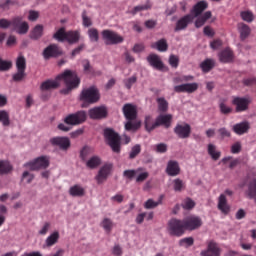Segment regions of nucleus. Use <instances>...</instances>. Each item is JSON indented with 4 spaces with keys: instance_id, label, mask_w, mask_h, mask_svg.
<instances>
[{
    "instance_id": "f03ea898",
    "label": "nucleus",
    "mask_w": 256,
    "mask_h": 256,
    "mask_svg": "<svg viewBox=\"0 0 256 256\" xmlns=\"http://www.w3.org/2000/svg\"><path fill=\"white\" fill-rule=\"evenodd\" d=\"M103 136L106 141V144L111 148L115 153L121 152V137L118 133L115 132L112 128H106L103 130Z\"/></svg>"
},
{
    "instance_id": "0e129e2a",
    "label": "nucleus",
    "mask_w": 256,
    "mask_h": 256,
    "mask_svg": "<svg viewBox=\"0 0 256 256\" xmlns=\"http://www.w3.org/2000/svg\"><path fill=\"white\" fill-rule=\"evenodd\" d=\"M242 84L247 87H256V77L245 78L242 80Z\"/></svg>"
},
{
    "instance_id": "3c124183",
    "label": "nucleus",
    "mask_w": 256,
    "mask_h": 256,
    "mask_svg": "<svg viewBox=\"0 0 256 256\" xmlns=\"http://www.w3.org/2000/svg\"><path fill=\"white\" fill-rule=\"evenodd\" d=\"M192 245H194L193 237H186L179 240L180 247H192Z\"/></svg>"
},
{
    "instance_id": "8fccbe9b",
    "label": "nucleus",
    "mask_w": 256,
    "mask_h": 256,
    "mask_svg": "<svg viewBox=\"0 0 256 256\" xmlns=\"http://www.w3.org/2000/svg\"><path fill=\"white\" fill-rule=\"evenodd\" d=\"M0 122H2L4 126L10 125V115L7 111L5 110L0 111Z\"/></svg>"
},
{
    "instance_id": "7ed1b4c3",
    "label": "nucleus",
    "mask_w": 256,
    "mask_h": 256,
    "mask_svg": "<svg viewBox=\"0 0 256 256\" xmlns=\"http://www.w3.org/2000/svg\"><path fill=\"white\" fill-rule=\"evenodd\" d=\"M167 231L172 237H182L186 231L184 220L171 218L167 223Z\"/></svg>"
},
{
    "instance_id": "473e14b6",
    "label": "nucleus",
    "mask_w": 256,
    "mask_h": 256,
    "mask_svg": "<svg viewBox=\"0 0 256 256\" xmlns=\"http://www.w3.org/2000/svg\"><path fill=\"white\" fill-rule=\"evenodd\" d=\"M44 27L43 25H36L32 32H30V39L39 40L43 36Z\"/></svg>"
},
{
    "instance_id": "a211bd4d",
    "label": "nucleus",
    "mask_w": 256,
    "mask_h": 256,
    "mask_svg": "<svg viewBox=\"0 0 256 256\" xmlns=\"http://www.w3.org/2000/svg\"><path fill=\"white\" fill-rule=\"evenodd\" d=\"M209 7L208 3L206 1H199L197 4L193 6V8L190 11V14L193 19L199 17L203 14L205 10H207Z\"/></svg>"
},
{
    "instance_id": "37998d69",
    "label": "nucleus",
    "mask_w": 256,
    "mask_h": 256,
    "mask_svg": "<svg viewBox=\"0 0 256 256\" xmlns=\"http://www.w3.org/2000/svg\"><path fill=\"white\" fill-rule=\"evenodd\" d=\"M186 188V184L183 180L177 178L173 180V189L175 192H181Z\"/></svg>"
},
{
    "instance_id": "aec40b11",
    "label": "nucleus",
    "mask_w": 256,
    "mask_h": 256,
    "mask_svg": "<svg viewBox=\"0 0 256 256\" xmlns=\"http://www.w3.org/2000/svg\"><path fill=\"white\" fill-rule=\"evenodd\" d=\"M218 210L221 211V213L228 215L231 211V207L228 204V200L225 194H220L218 197V204H217Z\"/></svg>"
},
{
    "instance_id": "a878e982",
    "label": "nucleus",
    "mask_w": 256,
    "mask_h": 256,
    "mask_svg": "<svg viewBox=\"0 0 256 256\" xmlns=\"http://www.w3.org/2000/svg\"><path fill=\"white\" fill-rule=\"evenodd\" d=\"M211 18H212V12H210V11L205 12L202 16L197 17L194 25H195L196 28H201Z\"/></svg>"
},
{
    "instance_id": "412c9836",
    "label": "nucleus",
    "mask_w": 256,
    "mask_h": 256,
    "mask_svg": "<svg viewBox=\"0 0 256 256\" xmlns=\"http://www.w3.org/2000/svg\"><path fill=\"white\" fill-rule=\"evenodd\" d=\"M147 62L156 70H163L165 67L160 57L156 54L149 55L147 57Z\"/></svg>"
},
{
    "instance_id": "680f3d73",
    "label": "nucleus",
    "mask_w": 256,
    "mask_h": 256,
    "mask_svg": "<svg viewBox=\"0 0 256 256\" xmlns=\"http://www.w3.org/2000/svg\"><path fill=\"white\" fill-rule=\"evenodd\" d=\"M168 62H169V65H170L172 68H178L180 59H179L178 56L170 55Z\"/></svg>"
},
{
    "instance_id": "bb28decb",
    "label": "nucleus",
    "mask_w": 256,
    "mask_h": 256,
    "mask_svg": "<svg viewBox=\"0 0 256 256\" xmlns=\"http://www.w3.org/2000/svg\"><path fill=\"white\" fill-rule=\"evenodd\" d=\"M80 31H68L66 32V39L69 44H76L80 40Z\"/></svg>"
},
{
    "instance_id": "2eb2a0df",
    "label": "nucleus",
    "mask_w": 256,
    "mask_h": 256,
    "mask_svg": "<svg viewBox=\"0 0 256 256\" xmlns=\"http://www.w3.org/2000/svg\"><path fill=\"white\" fill-rule=\"evenodd\" d=\"M173 131L179 138L187 139L191 136L192 128L189 124H178Z\"/></svg>"
},
{
    "instance_id": "ddd939ff",
    "label": "nucleus",
    "mask_w": 256,
    "mask_h": 256,
    "mask_svg": "<svg viewBox=\"0 0 256 256\" xmlns=\"http://www.w3.org/2000/svg\"><path fill=\"white\" fill-rule=\"evenodd\" d=\"M112 165L111 164H104L98 171L97 175L95 176V180L97 184H102L105 182L108 178V176L111 173L112 170Z\"/></svg>"
},
{
    "instance_id": "a18cd8bd",
    "label": "nucleus",
    "mask_w": 256,
    "mask_h": 256,
    "mask_svg": "<svg viewBox=\"0 0 256 256\" xmlns=\"http://www.w3.org/2000/svg\"><path fill=\"white\" fill-rule=\"evenodd\" d=\"M87 35L89 37L90 42L99 41V31L96 28L88 29Z\"/></svg>"
},
{
    "instance_id": "c9c22d12",
    "label": "nucleus",
    "mask_w": 256,
    "mask_h": 256,
    "mask_svg": "<svg viewBox=\"0 0 256 256\" xmlns=\"http://www.w3.org/2000/svg\"><path fill=\"white\" fill-rule=\"evenodd\" d=\"M101 163H102V160L100 157L93 156L89 160L86 161V167H88L89 169H95L98 166H100Z\"/></svg>"
},
{
    "instance_id": "c03bdc74",
    "label": "nucleus",
    "mask_w": 256,
    "mask_h": 256,
    "mask_svg": "<svg viewBox=\"0 0 256 256\" xmlns=\"http://www.w3.org/2000/svg\"><path fill=\"white\" fill-rule=\"evenodd\" d=\"M53 37H54V39H56L60 42H64L67 38V32H66L65 28L62 27V28L58 29Z\"/></svg>"
},
{
    "instance_id": "69168bd1",
    "label": "nucleus",
    "mask_w": 256,
    "mask_h": 256,
    "mask_svg": "<svg viewBox=\"0 0 256 256\" xmlns=\"http://www.w3.org/2000/svg\"><path fill=\"white\" fill-rule=\"evenodd\" d=\"M154 150L157 153H165L168 150V146L165 143H159L154 146Z\"/></svg>"
},
{
    "instance_id": "4d7b16f0",
    "label": "nucleus",
    "mask_w": 256,
    "mask_h": 256,
    "mask_svg": "<svg viewBox=\"0 0 256 256\" xmlns=\"http://www.w3.org/2000/svg\"><path fill=\"white\" fill-rule=\"evenodd\" d=\"M12 68V62L11 61H5L2 58H0V71H8Z\"/></svg>"
},
{
    "instance_id": "6e6552de",
    "label": "nucleus",
    "mask_w": 256,
    "mask_h": 256,
    "mask_svg": "<svg viewBox=\"0 0 256 256\" xmlns=\"http://www.w3.org/2000/svg\"><path fill=\"white\" fill-rule=\"evenodd\" d=\"M222 248L214 240L207 243L206 249L200 252V256H221Z\"/></svg>"
},
{
    "instance_id": "7c9ffc66",
    "label": "nucleus",
    "mask_w": 256,
    "mask_h": 256,
    "mask_svg": "<svg viewBox=\"0 0 256 256\" xmlns=\"http://www.w3.org/2000/svg\"><path fill=\"white\" fill-rule=\"evenodd\" d=\"M207 152L214 161L219 160L222 155V153L217 150V147L214 144H208Z\"/></svg>"
},
{
    "instance_id": "20e7f679",
    "label": "nucleus",
    "mask_w": 256,
    "mask_h": 256,
    "mask_svg": "<svg viewBox=\"0 0 256 256\" xmlns=\"http://www.w3.org/2000/svg\"><path fill=\"white\" fill-rule=\"evenodd\" d=\"M79 99L88 104L96 103L100 99L99 90L94 86L83 89L79 95Z\"/></svg>"
},
{
    "instance_id": "9d476101",
    "label": "nucleus",
    "mask_w": 256,
    "mask_h": 256,
    "mask_svg": "<svg viewBox=\"0 0 256 256\" xmlns=\"http://www.w3.org/2000/svg\"><path fill=\"white\" fill-rule=\"evenodd\" d=\"M252 100L246 97H234L232 100V104L235 106L236 112H245L249 109V105Z\"/></svg>"
},
{
    "instance_id": "5fc2aeb1",
    "label": "nucleus",
    "mask_w": 256,
    "mask_h": 256,
    "mask_svg": "<svg viewBox=\"0 0 256 256\" xmlns=\"http://www.w3.org/2000/svg\"><path fill=\"white\" fill-rule=\"evenodd\" d=\"M141 153V145L136 144L131 148V151L129 153V158L134 159Z\"/></svg>"
},
{
    "instance_id": "79ce46f5",
    "label": "nucleus",
    "mask_w": 256,
    "mask_h": 256,
    "mask_svg": "<svg viewBox=\"0 0 256 256\" xmlns=\"http://www.w3.org/2000/svg\"><path fill=\"white\" fill-rule=\"evenodd\" d=\"M164 196L161 195L159 197V200L156 202L153 199H148L145 203H144V208L146 209H152L157 207L158 205L162 204V200H163Z\"/></svg>"
},
{
    "instance_id": "13d9d810",
    "label": "nucleus",
    "mask_w": 256,
    "mask_h": 256,
    "mask_svg": "<svg viewBox=\"0 0 256 256\" xmlns=\"http://www.w3.org/2000/svg\"><path fill=\"white\" fill-rule=\"evenodd\" d=\"M196 203L195 201H193L190 198H186L183 203H182V207L186 210H191L195 207Z\"/></svg>"
},
{
    "instance_id": "72a5a7b5",
    "label": "nucleus",
    "mask_w": 256,
    "mask_h": 256,
    "mask_svg": "<svg viewBox=\"0 0 256 256\" xmlns=\"http://www.w3.org/2000/svg\"><path fill=\"white\" fill-rule=\"evenodd\" d=\"M219 60L223 63H229L233 60V52L229 49H225L219 54Z\"/></svg>"
},
{
    "instance_id": "c85d7f7f",
    "label": "nucleus",
    "mask_w": 256,
    "mask_h": 256,
    "mask_svg": "<svg viewBox=\"0 0 256 256\" xmlns=\"http://www.w3.org/2000/svg\"><path fill=\"white\" fill-rule=\"evenodd\" d=\"M126 131L136 132L141 128V121L127 120L124 125Z\"/></svg>"
},
{
    "instance_id": "f8f14e48",
    "label": "nucleus",
    "mask_w": 256,
    "mask_h": 256,
    "mask_svg": "<svg viewBox=\"0 0 256 256\" xmlns=\"http://www.w3.org/2000/svg\"><path fill=\"white\" fill-rule=\"evenodd\" d=\"M88 115H89V118L93 120H100L107 117L108 110L106 107H103V106L94 107L92 109H89Z\"/></svg>"
},
{
    "instance_id": "c756f323",
    "label": "nucleus",
    "mask_w": 256,
    "mask_h": 256,
    "mask_svg": "<svg viewBox=\"0 0 256 256\" xmlns=\"http://www.w3.org/2000/svg\"><path fill=\"white\" fill-rule=\"evenodd\" d=\"M151 48L156 49L159 52H166L169 48L166 39H160L156 43L151 44Z\"/></svg>"
},
{
    "instance_id": "09e8293b",
    "label": "nucleus",
    "mask_w": 256,
    "mask_h": 256,
    "mask_svg": "<svg viewBox=\"0 0 256 256\" xmlns=\"http://www.w3.org/2000/svg\"><path fill=\"white\" fill-rule=\"evenodd\" d=\"M101 227H103L104 231L110 233L113 229V222L109 218H105L101 222Z\"/></svg>"
},
{
    "instance_id": "e433bc0d",
    "label": "nucleus",
    "mask_w": 256,
    "mask_h": 256,
    "mask_svg": "<svg viewBox=\"0 0 256 256\" xmlns=\"http://www.w3.org/2000/svg\"><path fill=\"white\" fill-rule=\"evenodd\" d=\"M60 238V234L58 231L50 234L48 238H46V247H53V245H56L58 243Z\"/></svg>"
},
{
    "instance_id": "4be33fe9",
    "label": "nucleus",
    "mask_w": 256,
    "mask_h": 256,
    "mask_svg": "<svg viewBox=\"0 0 256 256\" xmlns=\"http://www.w3.org/2000/svg\"><path fill=\"white\" fill-rule=\"evenodd\" d=\"M180 166L179 163L177 161L174 160H170L167 163V167H166V173L169 176H177L180 174Z\"/></svg>"
},
{
    "instance_id": "4468645a",
    "label": "nucleus",
    "mask_w": 256,
    "mask_h": 256,
    "mask_svg": "<svg viewBox=\"0 0 256 256\" xmlns=\"http://www.w3.org/2000/svg\"><path fill=\"white\" fill-rule=\"evenodd\" d=\"M122 112L126 120H136L138 117L137 107L130 103L123 105Z\"/></svg>"
},
{
    "instance_id": "f257e3e1",
    "label": "nucleus",
    "mask_w": 256,
    "mask_h": 256,
    "mask_svg": "<svg viewBox=\"0 0 256 256\" xmlns=\"http://www.w3.org/2000/svg\"><path fill=\"white\" fill-rule=\"evenodd\" d=\"M64 81L66 89L62 90V93L68 94L71 90L78 88L80 85V78L75 71L66 70L62 74L56 76V80H47L40 85V90L48 91L51 89H57L60 86L59 81Z\"/></svg>"
},
{
    "instance_id": "e2e57ef3",
    "label": "nucleus",
    "mask_w": 256,
    "mask_h": 256,
    "mask_svg": "<svg viewBox=\"0 0 256 256\" xmlns=\"http://www.w3.org/2000/svg\"><path fill=\"white\" fill-rule=\"evenodd\" d=\"M220 112L224 115H228L233 112V109L229 106H227L224 102H221L219 104Z\"/></svg>"
},
{
    "instance_id": "0eeeda50",
    "label": "nucleus",
    "mask_w": 256,
    "mask_h": 256,
    "mask_svg": "<svg viewBox=\"0 0 256 256\" xmlns=\"http://www.w3.org/2000/svg\"><path fill=\"white\" fill-rule=\"evenodd\" d=\"M185 231H196L203 225V221L199 216L191 215L183 219Z\"/></svg>"
},
{
    "instance_id": "58836bf2",
    "label": "nucleus",
    "mask_w": 256,
    "mask_h": 256,
    "mask_svg": "<svg viewBox=\"0 0 256 256\" xmlns=\"http://www.w3.org/2000/svg\"><path fill=\"white\" fill-rule=\"evenodd\" d=\"M144 171L143 167L137 168L136 170L134 169H128L123 171V177L127 179H133L137 174L140 172Z\"/></svg>"
},
{
    "instance_id": "de8ad7c7",
    "label": "nucleus",
    "mask_w": 256,
    "mask_h": 256,
    "mask_svg": "<svg viewBox=\"0 0 256 256\" xmlns=\"http://www.w3.org/2000/svg\"><path fill=\"white\" fill-rule=\"evenodd\" d=\"M137 80H138L137 76L133 75L132 77H129L128 79H124L123 84H124L125 88H127L128 90H131L133 85L137 83Z\"/></svg>"
},
{
    "instance_id": "423d86ee",
    "label": "nucleus",
    "mask_w": 256,
    "mask_h": 256,
    "mask_svg": "<svg viewBox=\"0 0 256 256\" xmlns=\"http://www.w3.org/2000/svg\"><path fill=\"white\" fill-rule=\"evenodd\" d=\"M49 165H50L49 157L40 156V157L34 159V161H30V162L24 164V167H28V168H30V170L36 171L39 169H46L49 167Z\"/></svg>"
},
{
    "instance_id": "a19ab883",
    "label": "nucleus",
    "mask_w": 256,
    "mask_h": 256,
    "mask_svg": "<svg viewBox=\"0 0 256 256\" xmlns=\"http://www.w3.org/2000/svg\"><path fill=\"white\" fill-rule=\"evenodd\" d=\"M27 68V61L23 55L18 56L16 59V69L20 71H25Z\"/></svg>"
},
{
    "instance_id": "052dcab7",
    "label": "nucleus",
    "mask_w": 256,
    "mask_h": 256,
    "mask_svg": "<svg viewBox=\"0 0 256 256\" xmlns=\"http://www.w3.org/2000/svg\"><path fill=\"white\" fill-rule=\"evenodd\" d=\"M25 76H26L25 71L18 70L16 74L12 75V80H14V82H20L25 78Z\"/></svg>"
},
{
    "instance_id": "2f4dec72",
    "label": "nucleus",
    "mask_w": 256,
    "mask_h": 256,
    "mask_svg": "<svg viewBox=\"0 0 256 256\" xmlns=\"http://www.w3.org/2000/svg\"><path fill=\"white\" fill-rule=\"evenodd\" d=\"M69 193L72 197H82L85 195V189L81 185L76 184L70 187Z\"/></svg>"
},
{
    "instance_id": "b1692460",
    "label": "nucleus",
    "mask_w": 256,
    "mask_h": 256,
    "mask_svg": "<svg viewBox=\"0 0 256 256\" xmlns=\"http://www.w3.org/2000/svg\"><path fill=\"white\" fill-rule=\"evenodd\" d=\"M237 29L240 34V40L242 41H245L251 34V28L244 23H239Z\"/></svg>"
},
{
    "instance_id": "ea45409f",
    "label": "nucleus",
    "mask_w": 256,
    "mask_h": 256,
    "mask_svg": "<svg viewBox=\"0 0 256 256\" xmlns=\"http://www.w3.org/2000/svg\"><path fill=\"white\" fill-rule=\"evenodd\" d=\"M13 170V166L10 162L5 160H0V174H8Z\"/></svg>"
},
{
    "instance_id": "6ab92c4d",
    "label": "nucleus",
    "mask_w": 256,
    "mask_h": 256,
    "mask_svg": "<svg viewBox=\"0 0 256 256\" xmlns=\"http://www.w3.org/2000/svg\"><path fill=\"white\" fill-rule=\"evenodd\" d=\"M50 144L58 146L62 150H67L71 146V142L67 137H54L50 139Z\"/></svg>"
},
{
    "instance_id": "5701e85b",
    "label": "nucleus",
    "mask_w": 256,
    "mask_h": 256,
    "mask_svg": "<svg viewBox=\"0 0 256 256\" xmlns=\"http://www.w3.org/2000/svg\"><path fill=\"white\" fill-rule=\"evenodd\" d=\"M173 116L171 114L159 115L155 120V125L159 127L160 125H164L165 128H169L171 126V121Z\"/></svg>"
},
{
    "instance_id": "603ef678",
    "label": "nucleus",
    "mask_w": 256,
    "mask_h": 256,
    "mask_svg": "<svg viewBox=\"0 0 256 256\" xmlns=\"http://www.w3.org/2000/svg\"><path fill=\"white\" fill-rule=\"evenodd\" d=\"M151 7H152L151 4L149 2H147L145 5H140V6L134 7L130 13L132 15H136L140 11H145V10L151 9Z\"/></svg>"
},
{
    "instance_id": "393cba45",
    "label": "nucleus",
    "mask_w": 256,
    "mask_h": 256,
    "mask_svg": "<svg viewBox=\"0 0 256 256\" xmlns=\"http://www.w3.org/2000/svg\"><path fill=\"white\" fill-rule=\"evenodd\" d=\"M249 129L250 124L248 122L238 123L232 127L233 132L236 133L237 135H243L247 133Z\"/></svg>"
},
{
    "instance_id": "1a4fd4ad",
    "label": "nucleus",
    "mask_w": 256,
    "mask_h": 256,
    "mask_svg": "<svg viewBox=\"0 0 256 256\" xmlns=\"http://www.w3.org/2000/svg\"><path fill=\"white\" fill-rule=\"evenodd\" d=\"M87 120V113L85 111H78L74 114H70L64 118V123L67 125H79Z\"/></svg>"
},
{
    "instance_id": "bf43d9fd",
    "label": "nucleus",
    "mask_w": 256,
    "mask_h": 256,
    "mask_svg": "<svg viewBox=\"0 0 256 256\" xmlns=\"http://www.w3.org/2000/svg\"><path fill=\"white\" fill-rule=\"evenodd\" d=\"M29 31V24L27 22L22 23L16 30V33L20 35L27 34Z\"/></svg>"
},
{
    "instance_id": "49530a36",
    "label": "nucleus",
    "mask_w": 256,
    "mask_h": 256,
    "mask_svg": "<svg viewBox=\"0 0 256 256\" xmlns=\"http://www.w3.org/2000/svg\"><path fill=\"white\" fill-rule=\"evenodd\" d=\"M158 110L160 112H167L169 108V103L166 101L165 98H158L157 100Z\"/></svg>"
},
{
    "instance_id": "f3484780",
    "label": "nucleus",
    "mask_w": 256,
    "mask_h": 256,
    "mask_svg": "<svg viewBox=\"0 0 256 256\" xmlns=\"http://www.w3.org/2000/svg\"><path fill=\"white\" fill-rule=\"evenodd\" d=\"M194 21V17L190 14L185 15L184 17L180 18L175 25L174 31L179 32L182 30L187 29L190 23Z\"/></svg>"
},
{
    "instance_id": "4c0bfd02",
    "label": "nucleus",
    "mask_w": 256,
    "mask_h": 256,
    "mask_svg": "<svg viewBox=\"0 0 256 256\" xmlns=\"http://www.w3.org/2000/svg\"><path fill=\"white\" fill-rule=\"evenodd\" d=\"M247 195L250 199H254L256 201V179L249 182Z\"/></svg>"
},
{
    "instance_id": "39448f33",
    "label": "nucleus",
    "mask_w": 256,
    "mask_h": 256,
    "mask_svg": "<svg viewBox=\"0 0 256 256\" xmlns=\"http://www.w3.org/2000/svg\"><path fill=\"white\" fill-rule=\"evenodd\" d=\"M105 45H116L124 42V38L111 30H103L101 32Z\"/></svg>"
},
{
    "instance_id": "cd10ccee",
    "label": "nucleus",
    "mask_w": 256,
    "mask_h": 256,
    "mask_svg": "<svg viewBox=\"0 0 256 256\" xmlns=\"http://www.w3.org/2000/svg\"><path fill=\"white\" fill-rule=\"evenodd\" d=\"M215 65V60L205 59L202 63H200V69L202 70L203 73H209L211 70L214 69Z\"/></svg>"
},
{
    "instance_id": "f704fd0d",
    "label": "nucleus",
    "mask_w": 256,
    "mask_h": 256,
    "mask_svg": "<svg viewBox=\"0 0 256 256\" xmlns=\"http://www.w3.org/2000/svg\"><path fill=\"white\" fill-rule=\"evenodd\" d=\"M144 126L145 130L148 132H152L158 127V125H156V122L153 121V118L150 115L145 116Z\"/></svg>"
},
{
    "instance_id": "9b49d317",
    "label": "nucleus",
    "mask_w": 256,
    "mask_h": 256,
    "mask_svg": "<svg viewBox=\"0 0 256 256\" xmlns=\"http://www.w3.org/2000/svg\"><path fill=\"white\" fill-rule=\"evenodd\" d=\"M62 54L63 51L57 44L48 45V47H46V49H44V51L42 52V56H44L46 60H49L51 58H58Z\"/></svg>"
},
{
    "instance_id": "338daca9",
    "label": "nucleus",
    "mask_w": 256,
    "mask_h": 256,
    "mask_svg": "<svg viewBox=\"0 0 256 256\" xmlns=\"http://www.w3.org/2000/svg\"><path fill=\"white\" fill-rule=\"evenodd\" d=\"M242 151V144L241 142H236L231 146V153L238 154Z\"/></svg>"
},
{
    "instance_id": "864d4df0",
    "label": "nucleus",
    "mask_w": 256,
    "mask_h": 256,
    "mask_svg": "<svg viewBox=\"0 0 256 256\" xmlns=\"http://www.w3.org/2000/svg\"><path fill=\"white\" fill-rule=\"evenodd\" d=\"M25 21H23V18L22 17H14L12 18L11 20V26H12V30L16 31L20 25L22 23H24Z\"/></svg>"
},
{
    "instance_id": "774afa93",
    "label": "nucleus",
    "mask_w": 256,
    "mask_h": 256,
    "mask_svg": "<svg viewBox=\"0 0 256 256\" xmlns=\"http://www.w3.org/2000/svg\"><path fill=\"white\" fill-rule=\"evenodd\" d=\"M241 18L246 22H252L254 20V15L251 12H242Z\"/></svg>"
},
{
    "instance_id": "dca6fc26",
    "label": "nucleus",
    "mask_w": 256,
    "mask_h": 256,
    "mask_svg": "<svg viewBox=\"0 0 256 256\" xmlns=\"http://www.w3.org/2000/svg\"><path fill=\"white\" fill-rule=\"evenodd\" d=\"M198 89H199L198 83H186V84L174 86V92L176 93L192 94Z\"/></svg>"
},
{
    "instance_id": "6e6d98bb",
    "label": "nucleus",
    "mask_w": 256,
    "mask_h": 256,
    "mask_svg": "<svg viewBox=\"0 0 256 256\" xmlns=\"http://www.w3.org/2000/svg\"><path fill=\"white\" fill-rule=\"evenodd\" d=\"M15 4L16 2L13 0L1 1L0 8L3 9L4 11H8L10 10L11 6H14Z\"/></svg>"
}]
</instances>
